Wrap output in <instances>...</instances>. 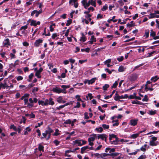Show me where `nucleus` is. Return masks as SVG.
<instances>
[{"label":"nucleus","mask_w":159,"mask_h":159,"mask_svg":"<svg viewBox=\"0 0 159 159\" xmlns=\"http://www.w3.org/2000/svg\"><path fill=\"white\" fill-rule=\"evenodd\" d=\"M97 137L98 139H101L102 140H104L105 139V141L106 142L107 136L105 134H98L97 136Z\"/></svg>","instance_id":"f257e3e1"},{"label":"nucleus","mask_w":159,"mask_h":159,"mask_svg":"<svg viewBox=\"0 0 159 159\" xmlns=\"http://www.w3.org/2000/svg\"><path fill=\"white\" fill-rule=\"evenodd\" d=\"M53 91L54 92L58 93H66V92H64L63 90V89H61L60 88L57 87L54 88L53 89Z\"/></svg>","instance_id":"f03ea898"},{"label":"nucleus","mask_w":159,"mask_h":159,"mask_svg":"<svg viewBox=\"0 0 159 159\" xmlns=\"http://www.w3.org/2000/svg\"><path fill=\"white\" fill-rule=\"evenodd\" d=\"M39 105H41L42 106H47L48 105V99H45V100H39L38 101Z\"/></svg>","instance_id":"7ed1b4c3"},{"label":"nucleus","mask_w":159,"mask_h":159,"mask_svg":"<svg viewBox=\"0 0 159 159\" xmlns=\"http://www.w3.org/2000/svg\"><path fill=\"white\" fill-rule=\"evenodd\" d=\"M79 149V148H77L74 149H73V150H66L65 151V155L66 157H70L71 156L70 155L68 154V153H69L70 152H75V151H76V150H78Z\"/></svg>","instance_id":"20e7f679"},{"label":"nucleus","mask_w":159,"mask_h":159,"mask_svg":"<svg viewBox=\"0 0 159 159\" xmlns=\"http://www.w3.org/2000/svg\"><path fill=\"white\" fill-rule=\"evenodd\" d=\"M138 121V119H131L130 121L129 124L131 125L135 126L137 125Z\"/></svg>","instance_id":"39448f33"},{"label":"nucleus","mask_w":159,"mask_h":159,"mask_svg":"<svg viewBox=\"0 0 159 159\" xmlns=\"http://www.w3.org/2000/svg\"><path fill=\"white\" fill-rule=\"evenodd\" d=\"M3 44L4 46L8 47V46L11 45V43L10 42L9 39L7 38L5 39L3 42Z\"/></svg>","instance_id":"423d86ee"},{"label":"nucleus","mask_w":159,"mask_h":159,"mask_svg":"<svg viewBox=\"0 0 159 159\" xmlns=\"http://www.w3.org/2000/svg\"><path fill=\"white\" fill-rule=\"evenodd\" d=\"M43 70V69L41 67L39 69L37 70L35 73V76H37L38 78H40L41 77V75H40L41 73L42 72Z\"/></svg>","instance_id":"0eeeda50"},{"label":"nucleus","mask_w":159,"mask_h":159,"mask_svg":"<svg viewBox=\"0 0 159 159\" xmlns=\"http://www.w3.org/2000/svg\"><path fill=\"white\" fill-rule=\"evenodd\" d=\"M90 137L88 139V141H94L95 138L97 137V135L96 134H92L90 135Z\"/></svg>","instance_id":"6e6552de"},{"label":"nucleus","mask_w":159,"mask_h":159,"mask_svg":"<svg viewBox=\"0 0 159 159\" xmlns=\"http://www.w3.org/2000/svg\"><path fill=\"white\" fill-rule=\"evenodd\" d=\"M43 40L42 39H39L35 41L34 43V45L35 47H38L40 43L43 42Z\"/></svg>","instance_id":"1a4fd4ad"},{"label":"nucleus","mask_w":159,"mask_h":159,"mask_svg":"<svg viewBox=\"0 0 159 159\" xmlns=\"http://www.w3.org/2000/svg\"><path fill=\"white\" fill-rule=\"evenodd\" d=\"M137 78V76L135 74H132L129 77V80L130 81H133L135 80Z\"/></svg>","instance_id":"9d476101"},{"label":"nucleus","mask_w":159,"mask_h":159,"mask_svg":"<svg viewBox=\"0 0 159 159\" xmlns=\"http://www.w3.org/2000/svg\"><path fill=\"white\" fill-rule=\"evenodd\" d=\"M77 0H70L69 2V3L70 4H71L72 5H73V4L72 3L74 2V6L75 8H77L78 7L79 5L78 3H76V2Z\"/></svg>","instance_id":"9b49d317"},{"label":"nucleus","mask_w":159,"mask_h":159,"mask_svg":"<svg viewBox=\"0 0 159 159\" xmlns=\"http://www.w3.org/2000/svg\"><path fill=\"white\" fill-rule=\"evenodd\" d=\"M40 24V21H38L36 22V20H32L31 21L30 25L31 26H36L37 25H39Z\"/></svg>","instance_id":"f8f14e48"},{"label":"nucleus","mask_w":159,"mask_h":159,"mask_svg":"<svg viewBox=\"0 0 159 159\" xmlns=\"http://www.w3.org/2000/svg\"><path fill=\"white\" fill-rule=\"evenodd\" d=\"M57 101L59 103H65L66 101L63 100V97L61 96H59L57 98Z\"/></svg>","instance_id":"ddd939ff"},{"label":"nucleus","mask_w":159,"mask_h":159,"mask_svg":"<svg viewBox=\"0 0 159 159\" xmlns=\"http://www.w3.org/2000/svg\"><path fill=\"white\" fill-rule=\"evenodd\" d=\"M115 140H113L112 141L111 143L113 144H117L118 143L120 142V141L119 140V138L116 137L115 138Z\"/></svg>","instance_id":"4468645a"},{"label":"nucleus","mask_w":159,"mask_h":159,"mask_svg":"<svg viewBox=\"0 0 159 159\" xmlns=\"http://www.w3.org/2000/svg\"><path fill=\"white\" fill-rule=\"evenodd\" d=\"M96 78H93L90 80H87L86 81L88 82L89 84H92L94 83L95 81Z\"/></svg>","instance_id":"2eb2a0df"},{"label":"nucleus","mask_w":159,"mask_h":159,"mask_svg":"<svg viewBox=\"0 0 159 159\" xmlns=\"http://www.w3.org/2000/svg\"><path fill=\"white\" fill-rule=\"evenodd\" d=\"M25 116L26 117H29L30 118H35V115L33 113H32L31 114H26Z\"/></svg>","instance_id":"dca6fc26"},{"label":"nucleus","mask_w":159,"mask_h":159,"mask_svg":"<svg viewBox=\"0 0 159 159\" xmlns=\"http://www.w3.org/2000/svg\"><path fill=\"white\" fill-rule=\"evenodd\" d=\"M54 104V102L53 101V99L50 98L49 99V100L48 99V104L51 105H53Z\"/></svg>","instance_id":"f3484780"},{"label":"nucleus","mask_w":159,"mask_h":159,"mask_svg":"<svg viewBox=\"0 0 159 159\" xmlns=\"http://www.w3.org/2000/svg\"><path fill=\"white\" fill-rule=\"evenodd\" d=\"M89 148V146H84L83 147H82L81 148V152L82 153H83L87 149H88Z\"/></svg>","instance_id":"a211bd4d"},{"label":"nucleus","mask_w":159,"mask_h":159,"mask_svg":"<svg viewBox=\"0 0 159 159\" xmlns=\"http://www.w3.org/2000/svg\"><path fill=\"white\" fill-rule=\"evenodd\" d=\"M120 153L118 152H112L109 153L110 156L112 158H114L115 157L117 156Z\"/></svg>","instance_id":"6ab92c4d"},{"label":"nucleus","mask_w":159,"mask_h":159,"mask_svg":"<svg viewBox=\"0 0 159 159\" xmlns=\"http://www.w3.org/2000/svg\"><path fill=\"white\" fill-rule=\"evenodd\" d=\"M108 156H110L109 153H103L101 154L100 158L104 159L105 157Z\"/></svg>","instance_id":"aec40b11"},{"label":"nucleus","mask_w":159,"mask_h":159,"mask_svg":"<svg viewBox=\"0 0 159 159\" xmlns=\"http://www.w3.org/2000/svg\"><path fill=\"white\" fill-rule=\"evenodd\" d=\"M139 135V134H134L131 135L130 138L131 139H135L138 137Z\"/></svg>","instance_id":"412c9836"},{"label":"nucleus","mask_w":159,"mask_h":159,"mask_svg":"<svg viewBox=\"0 0 159 159\" xmlns=\"http://www.w3.org/2000/svg\"><path fill=\"white\" fill-rule=\"evenodd\" d=\"M4 82L3 84L2 83V88L3 89H5L6 88L7 89L8 88L9 86L7 85L5 80H4Z\"/></svg>","instance_id":"4be33fe9"},{"label":"nucleus","mask_w":159,"mask_h":159,"mask_svg":"<svg viewBox=\"0 0 159 159\" xmlns=\"http://www.w3.org/2000/svg\"><path fill=\"white\" fill-rule=\"evenodd\" d=\"M53 132V131L50 127H48L47 130L45 131V132L47 133L48 134L51 135V133Z\"/></svg>","instance_id":"5701e85b"},{"label":"nucleus","mask_w":159,"mask_h":159,"mask_svg":"<svg viewBox=\"0 0 159 159\" xmlns=\"http://www.w3.org/2000/svg\"><path fill=\"white\" fill-rule=\"evenodd\" d=\"M114 100L116 101H117L119 100V101H120V99L119 95L118 94V92L116 91V93L115 95V96L114 97Z\"/></svg>","instance_id":"b1692460"},{"label":"nucleus","mask_w":159,"mask_h":159,"mask_svg":"<svg viewBox=\"0 0 159 159\" xmlns=\"http://www.w3.org/2000/svg\"><path fill=\"white\" fill-rule=\"evenodd\" d=\"M109 139L110 141V142H111L112 141V139L113 138H115L116 137V135L114 134H112L109 135Z\"/></svg>","instance_id":"393cba45"},{"label":"nucleus","mask_w":159,"mask_h":159,"mask_svg":"<svg viewBox=\"0 0 159 159\" xmlns=\"http://www.w3.org/2000/svg\"><path fill=\"white\" fill-rule=\"evenodd\" d=\"M35 14V16L37 17L39 15V13L37 10H34L31 13V15L33 16L34 14Z\"/></svg>","instance_id":"a878e982"},{"label":"nucleus","mask_w":159,"mask_h":159,"mask_svg":"<svg viewBox=\"0 0 159 159\" xmlns=\"http://www.w3.org/2000/svg\"><path fill=\"white\" fill-rule=\"evenodd\" d=\"M159 79V78L158 77V76L157 75H156L154 77H152L151 79V80H152L154 82H156L157 81L158 79Z\"/></svg>","instance_id":"bb28decb"},{"label":"nucleus","mask_w":159,"mask_h":159,"mask_svg":"<svg viewBox=\"0 0 159 159\" xmlns=\"http://www.w3.org/2000/svg\"><path fill=\"white\" fill-rule=\"evenodd\" d=\"M89 2L90 3V4L93 6L94 7H96V3L95 1L93 0H89Z\"/></svg>","instance_id":"cd10ccee"},{"label":"nucleus","mask_w":159,"mask_h":159,"mask_svg":"<svg viewBox=\"0 0 159 159\" xmlns=\"http://www.w3.org/2000/svg\"><path fill=\"white\" fill-rule=\"evenodd\" d=\"M28 28V26L27 25H25L24 26H22L20 29V30H22V33L24 32V31Z\"/></svg>","instance_id":"c85d7f7f"},{"label":"nucleus","mask_w":159,"mask_h":159,"mask_svg":"<svg viewBox=\"0 0 159 159\" xmlns=\"http://www.w3.org/2000/svg\"><path fill=\"white\" fill-rule=\"evenodd\" d=\"M64 124H71V125L73 126L74 124L73 122L71 123V121L70 119L64 122Z\"/></svg>","instance_id":"c756f323"},{"label":"nucleus","mask_w":159,"mask_h":159,"mask_svg":"<svg viewBox=\"0 0 159 159\" xmlns=\"http://www.w3.org/2000/svg\"><path fill=\"white\" fill-rule=\"evenodd\" d=\"M133 104H139V105H142L143 104V103L142 102H140V101H138L136 100V101H132L131 102Z\"/></svg>","instance_id":"7c9ffc66"},{"label":"nucleus","mask_w":159,"mask_h":159,"mask_svg":"<svg viewBox=\"0 0 159 159\" xmlns=\"http://www.w3.org/2000/svg\"><path fill=\"white\" fill-rule=\"evenodd\" d=\"M31 130V129L29 127L26 128L25 130L24 134L25 135L27 134H28V132H30Z\"/></svg>","instance_id":"2f4dec72"},{"label":"nucleus","mask_w":159,"mask_h":159,"mask_svg":"<svg viewBox=\"0 0 159 159\" xmlns=\"http://www.w3.org/2000/svg\"><path fill=\"white\" fill-rule=\"evenodd\" d=\"M149 34V30L148 29L146 30H145V35L146 36V38L148 37Z\"/></svg>","instance_id":"473e14b6"},{"label":"nucleus","mask_w":159,"mask_h":159,"mask_svg":"<svg viewBox=\"0 0 159 159\" xmlns=\"http://www.w3.org/2000/svg\"><path fill=\"white\" fill-rule=\"evenodd\" d=\"M44 147L39 144L38 149L39 151H42L43 152L44 151Z\"/></svg>","instance_id":"72a5a7b5"},{"label":"nucleus","mask_w":159,"mask_h":159,"mask_svg":"<svg viewBox=\"0 0 159 159\" xmlns=\"http://www.w3.org/2000/svg\"><path fill=\"white\" fill-rule=\"evenodd\" d=\"M95 130L100 133H102L103 131V128L101 127H99L98 128H96Z\"/></svg>","instance_id":"f704fd0d"},{"label":"nucleus","mask_w":159,"mask_h":159,"mask_svg":"<svg viewBox=\"0 0 159 159\" xmlns=\"http://www.w3.org/2000/svg\"><path fill=\"white\" fill-rule=\"evenodd\" d=\"M82 37L81 39H80V41H82L83 42H85L86 40V38L85 36L83 33H82Z\"/></svg>","instance_id":"c9c22d12"},{"label":"nucleus","mask_w":159,"mask_h":159,"mask_svg":"<svg viewBox=\"0 0 159 159\" xmlns=\"http://www.w3.org/2000/svg\"><path fill=\"white\" fill-rule=\"evenodd\" d=\"M109 87V85L108 84H105L103 86V89L105 91L107 90V89Z\"/></svg>","instance_id":"e433bc0d"},{"label":"nucleus","mask_w":159,"mask_h":159,"mask_svg":"<svg viewBox=\"0 0 159 159\" xmlns=\"http://www.w3.org/2000/svg\"><path fill=\"white\" fill-rule=\"evenodd\" d=\"M118 84V83L117 81H116L115 83L113 84L112 86L111 87L112 89L113 88H116Z\"/></svg>","instance_id":"4c0bfd02"},{"label":"nucleus","mask_w":159,"mask_h":159,"mask_svg":"<svg viewBox=\"0 0 159 159\" xmlns=\"http://www.w3.org/2000/svg\"><path fill=\"white\" fill-rule=\"evenodd\" d=\"M155 141H151L149 142V144L150 146H156L157 145V144L154 142Z\"/></svg>","instance_id":"58836bf2"},{"label":"nucleus","mask_w":159,"mask_h":159,"mask_svg":"<svg viewBox=\"0 0 159 159\" xmlns=\"http://www.w3.org/2000/svg\"><path fill=\"white\" fill-rule=\"evenodd\" d=\"M10 128L11 129H13L15 131H16L17 130V128H16V127L14 125H11L10 126Z\"/></svg>","instance_id":"ea45409f"},{"label":"nucleus","mask_w":159,"mask_h":159,"mask_svg":"<svg viewBox=\"0 0 159 159\" xmlns=\"http://www.w3.org/2000/svg\"><path fill=\"white\" fill-rule=\"evenodd\" d=\"M70 85H62L61 86V87L63 88L64 89H63V90L64 92L65 91V89H66L69 88H70Z\"/></svg>","instance_id":"a19ab883"},{"label":"nucleus","mask_w":159,"mask_h":159,"mask_svg":"<svg viewBox=\"0 0 159 159\" xmlns=\"http://www.w3.org/2000/svg\"><path fill=\"white\" fill-rule=\"evenodd\" d=\"M124 71V69L123 66H120L118 68V71L120 72H122Z\"/></svg>","instance_id":"79ce46f5"},{"label":"nucleus","mask_w":159,"mask_h":159,"mask_svg":"<svg viewBox=\"0 0 159 159\" xmlns=\"http://www.w3.org/2000/svg\"><path fill=\"white\" fill-rule=\"evenodd\" d=\"M156 113V111L151 110L149 111V114L150 115H154Z\"/></svg>","instance_id":"37998d69"},{"label":"nucleus","mask_w":159,"mask_h":159,"mask_svg":"<svg viewBox=\"0 0 159 159\" xmlns=\"http://www.w3.org/2000/svg\"><path fill=\"white\" fill-rule=\"evenodd\" d=\"M90 50V48H83L81 49L82 52L85 51L87 52H89Z\"/></svg>","instance_id":"c03bdc74"},{"label":"nucleus","mask_w":159,"mask_h":159,"mask_svg":"<svg viewBox=\"0 0 159 159\" xmlns=\"http://www.w3.org/2000/svg\"><path fill=\"white\" fill-rule=\"evenodd\" d=\"M102 126L104 129H107L109 128V126L108 125H107L105 124H103L102 125Z\"/></svg>","instance_id":"a18cd8bd"},{"label":"nucleus","mask_w":159,"mask_h":159,"mask_svg":"<svg viewBox=\"0 0 159 159\" xmlns=\"http://www.w3.org/2000/svg\"><path fill=\"white\" fill-rule=\"evenodd\" d=\"M148 96L147 95H145L144 96V98L142 99V101L143 102H148Z\"/></svg>","instance_id":"49530a36"},{"label":"nucleus","mask_w":159,"mask_h":159,"mask_svg":"<svg viewBox=\"0 0 159 159\" xmlns=\"http://www.w3.org/2000/svg\"><path fill=\"white\" fill-rule=\"evenodd\" d=\"M74 103H75V102H74V101H71L70 102H68V103H67L65 104L64 105H63L64 106V107L67 106H68L70 104H73Z\"/></svg>","instance_id":"de8ad7c7"},{"label":"nucleus","mask_w":159,"mask_h":159,"mask_svg":"<svg viewBox=\"0 0 159 159\" xmlns=\"http://www.w3.org/2000/svg\"><path fill=\"white\" fill-rule=\"evenodd\" d=\"M108 8V6L107 4H105V5L101 9V10L102 11H105V10H107Z\"/></svg>","instance_id":"09e8293b"},{"label":"nucleus","mask_w":159,"mask_h":159,"mask_svg":"<svg viewBox=\"0 0 159 159\" xmlns=\"http://www.w3.org/2000/svg\"><path fill=\"white\" fill-rule=\"evenodd\" d=\"M72 22L71 19H70L67 20V23H66V26H69Z\"/></svg>","instance_id":"8fccbe9b"},{"label":"nucleus","mask_w":159,"mask_h":159,"mask_svg":"<svg viewBox=\"0 0 159 159\" xmlns=\"http://www.w3.org/2000/svg\"><path fill=\"white\" fill-rule=\"evenodd\" d=\"M27 107L29 108H31L33 107L34 105L32 103H27Z\"/></svg>","instance_id":"3c124183"},{"label":"nucleus","mask_w":159,"mask_h":159,"mask_svg":"<svg viewBox=\"0 0 159 159\" xmlns=\"http://www.w3.org/2000/svg\"><path fill=\"white\" fill-rule=\"evenodd\" d=\"M159 130L154 131L152 132H150L147 134H145V135H148V134H157V133H158L159 132Z\"/></svg>","instance_id":"603ef678"},{"label":"nucleus","mask_w":159,"mask_h":159,"mask_svg":"<svg viewBox=\"0 0 159 159\" xmlns=\"http://www.w3.org/2000/svg\"><path fill=\"white\" fill-rule=\"evenodd\" d=\"M124 59L123 56H121L120 57L117 58V60L119 62L121 61H123Z\"/></svg>","instance_id":"864d4df0"},{"label":"nucleus","mask_w":159,"mask_h":159,"mask_svg":"<svg viewBox=\"0 0 159 159\" xmlns=\"http://www.w3.org/2000/svg\"><path fill=\"white\" fill-rule=\"evenodd\" d=\"M103 15L101 14H98L97 17V19H101L103 18Z\"/></svg>","instance_id":"5fc2aeb1"},{"label":"nucleus","mask_w":159,"mask_h":159,"mask_svg":"<svg viewBox=\"0 0 159 159\" xmlns=\"http://www.w3.org/2000/svg\"><path fill=\"white\" fill-rule=\"evenodd\" d=\"M150 15L151 16L149 17V19L153 18L155 17V16H156V15H155L153 13H150Z\"/></svg>","instance_id":"6e6d98bb"},{"label":"nucleus","mask_w":159,"mask_h":159,"mask_svg":"<svg viewBox=\"0 0 159 159\" xmlns=\"http://www.w3.org/2000/svg\"><path fill=\"white\" fill-rule=\"evenodd\" d=\"M94 155L95 157H97L98 158H99L98 159H99V158H100L101 154H99L98 153H94Z\"/></svg>","instance_id":"4d7b16f0"},{"label":"nucleus","mask_w":159,"mask_h":159,"mask_svg":"<svg viewBox=\"0 0 159 159\" xmlns=\"http://www.w3.org/2000/svg\"><path fill=\"white\" fill-rule=\"evenodd\" d=\"M134 95H131L129 96V98L130 99H135V93H134Z\"/></svg>","instance_id":"13d9d810"},{"label":"nucleus","mask_w":159,"mask_h":159,"mask_svg":"<svg viewBox=\"0 0 159 159\" xmlns=\"http://www.w3.org/2000/svg\"><path fill=\"white\" fill-rule=\"evenodd\" d=\"M43 122L42 121L40 123H38V125H36L35 126V128H37L38 127H39L41 125H43Z\"/></svg>","instance_id":"bf43d9fd"},{"label":"nucleus","mask_w":159,"mask_h":159,"mask_svg":"<svg viewBox=\"0 0 159 159\" xmlns=\"http://www.w3.org/2000/svg\"><path fill=\"white\" fill-rule=\"evenodd\" d=\"M146 158V156L145 155H141L137 159H144Z\"/></svg>","instance_id":"052dcab7"},{"label":"nucleus","mask_w":159,"mask_h":159,"mask_svg":"<svg viewBox=\"0 0 159 159\" xmlns=\"http://www.w3.org/2000/svg\"><path fill=\"white\" fill-rule=\"evenodd\" d=\"M120 6H122L124 5V3L122 0H119L118 1Z\"/></svg>","instance_id":"680f3d73"},{"label":"nucleus","mask_w":159,"mask_h":159,"mask_svg":"<svg viewBox=\"0 0 159 159\" xmlns=\"http://www.w3.org/2000/svg\"><path fill=\"white\" fill-rule=\"evenodd\" d=\"M34 76V74L33 73H31L29 75V78L30 79V80H28V81L29 82L30 81V80L32 79V78Z\"/></svg>","instance_id":"e2e57ef3"},{"label":"nucleus","mask_w":159,"mask_h":159,"mask_svg":"<svg viewBox=\"0 0 159 159\" xmlns=\"http://www.w3.org/2000/svg\"><path fill=\"white\" fill-rule=\"evenodd\" d=\"M23 77L21 76H19L16 78V80L18 81L21 80H23Z\"/></svg>","instance_id":"0e129e2a"},{"label":"nucleus","mask_w":159,"mask_h":159,"mask_svg":"<svg viewBox=\"0 0 159 159\" xmlns=\"http://www.w3.org/2000/svg\"><path fill=\"white\" fill-rule=\"evenodd\" d=\"M102 147V145H101L98 146L96 148L94 149L95 151L98 150L100 149Z\"/></svg>","instance_id":"69168bd1"},{"label":"nucleus","mask_w":159,"mask_h":159,"mask_svg":"<svg viewBox=\"0 0 159 159\" xmlns=\"http://www.w3.org/2000/svg\"><path fill=\"white\" fill-rule=\"evenodd\" d=\"M57 34L56 33L53 34L52 36V39H55L56 37H57Z\"/></svg>","instance_id":"338daca9"},{"label":"nucleus","mask_w":159,"mask_h":159,"mask_svg":"<svg viewBox=\"0 0 159 159\" xmlns=\"http://www.w3.org/2000/svg\"><path fill=\"white\" fill-rule=\"evenodd\" d=\"M90 5V3L89 2V1L88 3H86L84 6V8L85 9H87L88 7Z\"/></svg>","instance_id":"774afa93"}]
</instances>
